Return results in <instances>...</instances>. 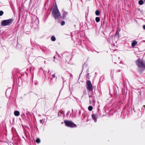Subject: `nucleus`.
I'll return each instance as SVG.
<instances>
[{
    "label": "nucleus",
    "mask_w": 145,
    "mask_h": 145,
    "mask_svg": "<svg viewBox=\"0 0 145 145\" xmlns=\"http://www.w3.org/2000/svg\"><path fill=\"white\" fill-rule=\"evenodd\" d=\"M52 14L56 20L61 16V14L57 6L55 7L52 10Z\"/></svg>",
    "instance_id": "obj_1"
},
{
    "label": "nucleus",
    "mask_w": 145,
    "mask_h": 145,
    "mask_svg": "<svg viewBox=\"0 0 145 145\" xmlns=\"http://www.w3.org/2000/svg\"><path fill=\"white\" fill-rule=\"evenodd\" d=\"M13 21L14 20L12 18L3 20L1 23V25L3 26L10 25L12 24Z\"/></svg>",
    "instance_id": "obj_2"
},
{
    "label": "nucleus",
    "mask_w": 145,
    "mask_h": 145,
    "mask_svg": "<svg viewBox=\"0 0 145 145\" xmlns=\"http://www.w3.org/2000/svg\"><path fill=\"white\" fill-rule=\"evenodd\" d=\"M64 123L65 125L68 127L72 128L75 127L76 126V125L75 124L70 121L65 120L64 121Z\"/></svg>",
    "instance_id": "obj_3"
},
{
    "label": "nucleus",
    "mask_w": 145,
    "mask_h": 145,
    "mask_svg": "<svg viewBox=\"0 0 145 145\" xmlns=\"http://www.w3.org/2000/svg\"><path fill=\"white\" fill-rule=\"evenodd\" d=\"M86 84L87 85V89L89 91H91L93 89V87L92 84L90 80L87 81Z\"/></svg>",
    "instance_id": "obj_4"
},
{
    "label": "nucleus",
    "mask_w": 145,
    "mask_h": 145,
    "mask_svg": "<svg viewBox=\"0 0 145 145\" xmlns=\"http://www.w3.org/2000/svg\"><path fill=\"white\" fill-rule=\"evenodd\" d=\"M144 62L140 59H138L136 61V64L139 67L142 68Z\"/></svg>",
    "instance_id": "obj_5"
},
{
    "label": "nucleus",
    "mask_w": 145,
    "mask_h": 145,
    "mask_svg": "<svg viewBox=\"0 0 145 145\" xmlns=\"http://www.w3.org/2000/svg\"><path fill=\"white\" fill-rule=\"evenodd\" d=\"M89 98L90 104L92 105H94L95 103L94 97L90 95L89 96Z\"/></svg>",
    "instance_id": "obj_6"
},
{
    "label": "nucleus",
    "mask_w": 145,
    "mask_h": 145,
    "mask_svg": "<svg viewBox=\"0 0 145 145\" xmlns=\"http://www.w3.org/2000/svg\"><path fill=\"white\" fill-rule=\"evenodd\" d=\"M91 116L92 118L94 120V122H97V114H93L91 115Z\"/></svg>",
    "instance_id": "obj_7"
},
{
    "label": "nucleus",
    "mask_w": 145,
    "mask_h": 145,
    "mask_svg": "<svg viewBox=\"0 0 145 145\" xmlns=\"http://www.w3.org/2000/svg\"><path fill=\"white\" fill-rule=\"evenodd\" d=\"M137 44V42L135 40L132 41L131 43V46L132 47L135 46Z\"/></svg>",
    "instance_id": "obj_8"
},
{
    "label": "nucleus",
    "mask_w": 145,
    "mask_h": 145,
    "mask_svg": "<svg viewBox=\"0 0 145 145\" xmlns=\"http://www.w3.org/2000/svg\"><path fill=\"white\" fill-rule=\"evenodd\" d=\"M68 12L65 11H63L62 16L63 17H65L67 15Z\"/></svg>",
    "instance_id": "obj_9"
},
{
    "label": "nucleus",
    "mask_w": 145,
    "mask_h": 145,
    "mask_svg": "<svg viewBox=\"0 0 145 145\" xmlns=\"http://www.w3.org/2000/svg\"><path fill=\"white\" fill-rule=\"evenodd\" d=\"M14 113V115L16 116H18L20 115V112L18 111H15Z\"/></svg>",
    "instance_id": "obj_10"
},
{
    "label": "nucleus",
    "mask_w": 145,
    "mask_h": 145,
    "mask_svg": "<svg viewBox=\"0 0 145 145\" xmlns=\"http://www.w3.org/2000/svg\"><path fill=\"white\" fill-rule=\"evenodd\" d=\"M120 31V28H118L117 29L116 33V36H118V37L119 35V33Z\"/></svg>",
    "instance_id": "obj_11"
},
{
    "label": "nucleus",
    "mask_w": 145,
    "mask_h": 145,
    "mask_svg": "<svg viewBox=\"0 0 145 145\" xmlns=\"http://www.w3.org/2000/svg\"><path fill=\"white\" fill-rule=\"evenodd\" d=\"M95 14L96 15L98 16L100 14V12L98 10H97L95 12Z\"/></svg>",
    "instance_id": "obj_12"
},
{
    "label": "nucleus",
    "mask_w": 145,
    "mask_h": 145,
    "mask_svg": "<svg viewBox=\"0 0 145 145\" xmlns=\"http://www.w3.org/2000/svg\"><path fill=\"white\" fill-rule=\"evenodd\" d=\"M95 21L97 22H99L100 20V18L99 17H96L95 18Z\"/></svg>",
    "instance_id": "obj_13"
},
{
    "label": "nucleus",
    "mask_w": 145,
    "mask_h": 145,
    "mask_svg": "<svg viewBox=\"0 0 145 145\" xmlns=\"http://www.w3.org/2000/svg\"><path fill=\"white\" fill-rule=\"evenodd\" d=\"M51 40L53 41H55L56 39L55 37L54 36H53L51 37Z\"/></svg>",
    "instance_id": "obj_14"
},
{
    "label": "nucleus",
    "mask_w": 145,
    "mask_h": 145,
    "mask_svg": "<svg viewBox=\"0 0 145 145\" xmlns=\"http://www.w3.org/2000/svg\"><path fill=\"white\" fill-rule=\"evenodd\" d=\"M88 109L89 111H91L93 109V107L90 106L88 107Z\"/></svg>",
    "instance_id": "obj_15"
},
{
    "label": "nucleus",
    "mask_w": 145,
    "mask_h": 145,
    "mask_svg": "<svg viewBox=\"0 0 145 145\" xmlns=\"http://www.w3.org/2000/svg\"><path fill=\"white\" fill-rule=\"evenodd\" d=\"M143 3V1L142 0H140L138 2V3L140 5H142Z\"/></svg>",
    "instance_id": "obj_16"
},
{
    "label": "nucleus",
    "mask_w": 145,
    "mask_h": 145,
    "mask_svg": "<svg viewBox=\"0 0 145 145\" xmlns=\"http://www.w3.org/2000/svg\"><path fill=\"white\" fill-rule=\"evenodd\" d=\"M36 142L38 144L40 143V139L39 138H37L36 140Z\"/></svg>",
    "instance_id": "obj_17"
},
{
    "label": "nucleus",
    "mask_w": 145,
    "mask_h": 145,
    "mask_svg": "<svg viewBox=\"0 0 145 145\" xmlns=\"http://www.w3.org/2000/svg\"><path fill=\"white\" fill-rule=\"evenodd\" d=\"M65 22L64 21H62L61 23V25H65Z\"/></svg>",
    "instance_id": "obj_18"
},
{
    "label": "nucleus",
    "mask_w": 145,
    "mask_h": 145,
    "mask_svg": "<svg viewBox=\"0 0 145 145\" xmlns=\"http://www.w3.org/2000/svg\"><path fill=\"white\" fill-rule=\"evenodd\" d=\"M3 14V12L2 10L0 11V16H2Z\"/></svg>",
    "instance_id": "obj_19"
},
{
    "label": "nucleus",
    "mask_w": 145,
    "mask_h": 145,
    "mask_svg": "<svg viewBox=\"0 0 145 145\" xmlns=\"http://www.w3.org/2000/svg\"><path fill=\"white\" fill-rule=\"evenodd\" d=\"M142 68L145 69V63L144 62L143 63Z\"/></svg>",
    "instance_id": "obj_20"
},
{
    "label": "nucleus",
    "mask_w": 145,
    "mask_h": 145,
    "mask_svg": "<svg viewBox=\"0 0 145 145\" xmlns=\"http://www.w3.org/2000/svg\"><path fill=\"white\" fill-rule=\"evenodd\" d=\"M52 77L53 78H56V76H55V74H54L53 75H52Z\"/></svg>",
    "instance_id": "obj_21"
},
{
    "label": "nucleus",
    "mask_w": 145,
    "mask_h": 145,
    "mask_svg": "<svg viewBox=\"0 0 145 145\" xmlns=\"http://www.w3.org/2000/svg\"><path fill=\"white\" fill-rule=\"evenodd\" d=\"M40 123H42V120H40Z\"/></svg>",
    "instance_id": "obj_22"
},
{
    "label": "nucleus",
    "mask_w": 145,
    "mask_h": 145,
    "mask_svg": "<svg viewBox=\"0 0 145 145\" xmlns=\"http://www.w3.org/2000/svg\"><path fill=\"white\" fill-rule=\"evenodd\" d=\"M143 28L144 29H145V25H144L143 26Z\"/></svg>",
    "instance_id": "obj_23"
},
{
    "label": "nucleus",
    "mask_w": 145,
    "mask_h": 145,
    "mask_svg": "<svg viewBox=\"0 0 145 145\" xmlns=\"http://www.w3.org/2000/svg\"><path fill=\"white\" fill-rule=\"evenodd\" d=\"M61 112V113H63V112L62 111Z\"/></svg>",
    "instance_id": "obj_24"
},
{
    "label": "nucleus",
    "mask_w": 145,
    "mask_h": 145,
    "mask_svg": "<svg viewBox=\"0 0 145 145\" xmlns=\"http://www.w3.org/2000/svg\"><path fill=\"white\" fill-rule=\"evenodd\" d=\"M144 1H145V0H144Z\"/></svg>",
    "instance_id": "obj_25"
}]
</instances>
